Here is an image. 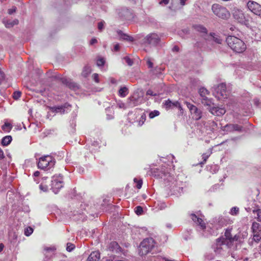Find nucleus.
<instances>
[{
	"instance_id": "nucleus-1",
	"label": "nucleus",
	"mask_w": 261,
	"mask_h": 261,
	"mask_svg": "<svg viewBox=\"0 0 261 261\" xmlns=\"http://www.w3.org/2000/svg\"><path fill=\"white\" fill-rule=\"evenodd\" d=\"M226 42L232 50L238 53H243L246 48L245 43L240 39L233 36H228Z\"/></svg>"
},
{
	"instance_id": "nucleus-2",
	"label": "nucleus",
	"mask_w": 261,
	"mask_h": 261,
	"mask_svg": "<svg viewBox=\"0 0 261 261\" xmlns=\"http://www.w3.org/2000/svg\"><path fill=\"white\" fill-rule=\"evenodd\" d=\"M212 10L215 15L222 19H228L230 16L229 11L225 7L218 4H213L212 6Z\"/></svg>"
},
{
	"instance_id": "nucleus-3",
	"label": "nucleus",
	"mask_w": 261,
	"mask_h": 261,
	"mask_svg": "<svg viewBox=\"0 0 261 261\" xmlns=\"http://www.w3.org/2000/svg\"><path fill=\"white\" fill-rule=\"evenodd\" d=\"M154 246V240L151 238L144 239L140 244L139 246V254L140 255L147 254L151 251Z\"/></svg>"
},
{
	"instance_id": "nucleus-4",
	"label": "nucleus",
	"mask_w": 261,
	"mask_h": 261,
	"mask_svg": "<svg viewBox=\"0 0 261 261\" xmlns=\"http://www.w3.org/2000/svg\"><path fill=\"white\" fill-rule=\"evenodd\" d=\"M55 160L50 155H45L39 159L38 167L41 169H49L53 167L55 164Z\"/></svg>"
},
{
	"instance_id": "nucleus-5",
	"label": "nucleus",
	"mask_w": 261,
	"mask_h": 261,
	"mask_svg": "<svg viewBox=\"0 0 261 261\" xmlns=\"http://www.w3.org/2000/svg\"><path fill=\"white\" fill-rule=\"evenodd\" d=\"M161 42V37L155 33H151L147 35L143 39L144 44L150 46H156Z\"/></svg>"
},
{
	"instance_id": "nucleus-6",
	"label": "nucleus",
	"mask_w": 261,
	"mask_h": 261,
	"mask_svg": "<svg viewBox=\"0 0 261 261\" xmlns=\"http://www.w3.org/2000/svg\"><path fill=\"white\" fill-rule=\"evenodd\" d=\"M214 94L218 99L227 98L228 92L226 90V85L222 83L214 87Z\"/></svg>"
},
{
	"instance_id": "nucleus-7",
	"label": "nucleus",
	"mask_w": 261,
	"mask_h": 261,
	"mask_svg": "<svg viewBox=\"0 0 261 261\" xmlns=\"http://www.w3.org/2000/svg\"><path fill=\"white\" fill-rule=\"evenodd\" d=\"M63 186L64 183L62 176L59 175L58 177H54L51 181V189L55 194L58 193L59 190L63 187Z\"/></svg>"
},
{
	"instance_id": "nucleus-8",
	"label": "nucleus",
	"mask_w": 261,
	"mask_h": 261,
	"mask_svg": "<svg viewBox=\"0 0 261 261\" xmlns=\"http://www.w3.org/2000/svg\"><path fill=\"white\" fill-rule=\"evenodd\" d=\"M248 9L254 14L261 17V5L256 2L249 1L247 4Z\"/></svg>"
},
{
	"instance_id": "nucleus-9",
	"label": "nucleus",
	"mask_w": 261,
	"mask_h": 261,
	"mask_svg": "<svg viewBox=\"0 0 261 261\" xmlns=\"http://www.w3.org/2000/svg\"><path fill=\"white\" fill-rule=\"evenodd\" d=\"M185 104L189 109L191 114L193 116V119L196 120H198L201 118L202 112L200 109L189 102H185Z\"/></svg>"
},
{
	"instance_id": "nucleus-10",
	"label": "nucleus",
	"mask_w": 261,
	"mask_h": 261,
	"mask_svg": "<svg viewBox=\"0 0 261 261\" xmlns=\"http://www.w3.org/2000/svg\"><path fill=\"white\" fill-rule=\"evenodd\" d=\"M232 15L233 18L239 22L244 24H247L248 23V20L246 19L244 13L242 10L238 9H234Z\"/></svg>"
},
{
	"instance_id": "nucleus-11",
	"label": "nucleus",
	"mask_w": 261,
	"mask_h": 261,
	"mask_svg": "<svg viewBox=\"0 0 261 261\" xmlns=\"http://www.w3.org/2000/svg\"><path fill=\"white\" fill-rule=\"evenodd\" d=\"M231 229L227 228L226 229L225 232L224 233V237H222V238L224 239V241H226V245L228 247H230L232 242L234 240H237L236 236L234 237H232L231 234Z\"/></svg>"
},
{
	"instance_id": "nucleus-12",
	"label": "nucleus",
	"mask_w": 261,
	"mask_h": 261,
	"mask_svg": "<svg viewBox=\"0 0 261 261\" xmlns=\"http://www.w3.org/2000/svg\"><path fill=\"white\" fill-rule=\"evenodd\" d=\"M207 109L213 115L218 116H222L226 112V111L224 108L216 107L215 105H213L211 108H207Z\"/></svg>"
},
{
	"instance_id": "nucleus-13",
	"label": "nucleus",
	"mask_w": 261,
	"mask_h": 261,
	"mask_svg": "<svg viewBox=\"0 0 261 261\" xmlns=\"http://www.w3.org/2000/svg\"><path fill=\"white\" fill-rule=\"evenodd\" d=\"M226 131L232 132L237 131L241 132L243 130V127L237 124H227L225 126Z\"/></svg>"
},
{
	"instance_id": "nucleus-14",
	"label": "nucleus",
	"mask_w": 261,
	"mask_h": 261,
	"mask_svg": "<svg viewBox=\"0 0 261 261\" xmlns=\"http://www.w3.org/2000/svg\"><path fill=\"white\" fill-rule=\"evenodd\" d=\"M69 107H70V106L66 103L62 106L51 107L50 109L53 112L60 113V114H63L65 112H67L66 109H68Z\"/></svg>"
},
{
	"instance_id": "nucleus-15",
	"label": "nucleus",
	"mask_w": 261,
	"mask_h": 261,
	"mask_svg": "<svg viewBox=\"0 0 261 261\" xmlns=\"http://www.w3.org/2000/svg\"><path fill=\"white\" fill-rule=\"evenodd\" d=\"M191 219L196 224L200 227L201 229L204 230L205 229V223L201 218L197 217L196 215L193 214L191 215Z\"/></svg>"
},
{
	"instance_id": "nucleus-16",
	"label": "nucleus",
	"mask_w": 261,
	"mask_h": 261,
	"mask_svg": "<svg viewBox=\"0 0 261 261\" xmlns=\"http://www.w3.org/2000/svg\"><path fill=\"white\" fill-rule=\"evenodd\" d=\"M108 249L110 251L118 253L121 251V247L115 241H113L108 245Z\"/></svg>"
},
{
	"instance_id": "nucleus-17",
	"label": "nucleus",
	"mask_w": 261,
	"mask_h": 261,
	"mask_svg": "<svg viewBox=\"0 0 261 261\" xmlns=\"http://www.w3.org/2000/svg\"><path fill=\"white\" fill-rule=\"evenodd\" d=\"M226 241H224L223 238H218L216 240V243L215 244V246L214 247V251L217 253H220L221 252L222 248L221 247V245L223 244H226Z\"/></svg>"
},
{
	"instance_id": "nucleus-18",
	"label": "nucleus",
	"mask_w": 261,
	"mask_h": 261,
	"mask_svg": "<svg viewBox=\"0 0 261 261\" xmlns=\"http://www.w3.org/2000/svg\"><path fill=\"white\" fill-rule=\"evenodd\" d=\"M119 15L121 17L127 19H130L132 17V12L127 8L122 9L121 12H119Z\"/></svg>"
},
{
	"instance_id": "nucleus-19",
	"label": "nucleus",
	"mask_w": 261,
	"mask_h": 261,
	"mask_svg": "<svg viewBox=\"0 0 261 261\" xmlns=\"http://www.w3.org/2000/svg\"><path fill=\"white\" fill-rule=\"evenodd\" d=\"M99 252L98 251H93L89 255L87 261H99Z\"/></svg>"
},
{
	"instance_id": "nucleus-20",
	"label": "nucleus",
	"mask_w": 261,
	"mask_h": 261,
	"mask_svg": "<svg viewBox=\"0 0 261 261\" xmlns=\"http://www.w3.org/2000/svg\"><path fill=\"white\" fill-rule=\"evenodd\" d=\"M117 33L118 35L120 36V38L123 40L129 42H133L134 40L132 36H129L126 34L123 33L122 31L121 30H118L117 31Z\"/></svg>"
},
{
	"instance_id": "nucleus-21",
	"label": "nucleus",
	"mask_w": 261,
	"mask_h": 261,
	"mask_svg": "<svg viewBox=\"0 0 261 261\" xmlns=\"http://www.w3.org/2000/svg\"><path fill=\"white\" fill-rule=\"evenodd\" d=\"M261 239V232L253 233V238L251 240L249 241V244L250 246L253 245L254 242L257 243Z\"/></svg>"
},
{
	"instance_id": "nucleus-22",
	"label": "nucleus",
	"mask_w": 261,
	"mask_h": 261,
	"mask_svg": "<svg viewBox=\"0 0 261 261\" xmlns=\"http://www.w3.org/2000/svg\"><path fill=\"white\" fill-rule=\"evenodd\" d=\"M200 101L202 105L207 107V108H211L213 105H214V103L212 101V99L208 98L207 97L201 98Z\"/></svg>"
},
{
	"instance_id": "nucleus-23",
	"label": "nucleus",
	"mask_w": 261,
	"mask_h": 261,
	"mask_svg": "<svg viewBox=\"0 0 261 261\" xmlns=\"http://www.w3.org/2000/svg\"><path fill=\"white\" fill-rule=\"evenodd\" d=\"M192 27L196 31L203 34H206L207 33V29L202 25L195 24L193 25Z\"/></svg>"
},
{
	"instance_id": "nucleus-24",
	"label": "nucleus",
	"mask_w": 261,
	"mask_h": 261,
	"mask_svg": "<svg viewBox=\"0 0 261 261\" xmlns=\"http://www.w3.org/2000/svg\"><path fill=\"white\" fill-rule=\"evenodd\" d=\"M19 21L18 19H15L13 20H4L3 23H4L5 27L8 28H10L13 27L14 25L18 24Z\"/></svg>"
},
{
	"instance_id": "nucleus-25",
	"label": "nucleus",
	"mask_w": 261,
	"mask_h": 261,
	"mask_svg": "<svg viewBox=\"0 0 261 261\" xmlns=\"http://www.w3.org/2000/svg\"><path fill=\"white\" fill-rule=\"evenodd\" d=\"M216 225H218L217 228H221L224 226H225L227 223V220L226 219L223 217H219L216 220Z\"/></svg>"
},
{
	"instance_id": "nucleus-26",
	"label": "nucleus",
	"mask_w": 261,
	"mask_h": 261,
	"mask_svg": "<svg viewBox=\"0 0 261 261\" xmlns=\"http://www.w3.org/2000/svg\"><path fill=\"white\" fill-rule=\"evenodd\" d=\"M206 39L210 41H213L218 44H221L222 43V39L217 36H216L214 33H211L208 37V38H206Z\"/></svg>"
},
{
	"instance_id": "nucleus-27",
	"label": "nucleus",
	"mask_w": 261,
	"mask_h": 261,
	"mask_svg": "<svg viewBox=\"0 0 261 261\" xmlns=\"http://www.w3.org/2000/svg\"><path fill=\"white\" fill-rule=\"evenodd\" d=\"M12 138L11 136H6L3 138L1 141L2 145L4 146H8L12 141Z\"/></svg>"
},
{
	"instance_id": "nucleus-28",
	"label": "nucleus",
	"mask_w": 261,
	"mask_h": 261,
	"mask_svg": "<svg viewBox=\"0 0 261 261\" xmlns=\"http://www.w3.org/2000/svg\"><path fill=\"white\" fill-rule=\"evenodd\" d=\"M91 72V67L88 65H86L83 68V71L82 72V75L83 76L86 77L90 74Z\"/></svg>"
},
{
	"instance_id": "nucleus-29",
	"label": "nucleus",
	"mask_w": 261,
	"mask_h": 261,
	"mask_svg": "<svg viewBox=\"0 0 261 261\" xmlns=\"http://www.w3.org/2000/svg\"><path fill=\"white\" fill-rule=\"evenodd\" d=\"M252 213L256 215L254 216V218L258 221L261 222V210L260 209H254L252 211Z\"/></svg>"
},
{
	"instance_id": "nucleus-30",
	"label": "nucleus",
	"mask_w": 261,
	"mask_h": 261,
	"mask_svg": "<svg viewBox=\"0 0 261 261\" xmlns=\"http://www.w3.org/2000/svg\"><path fill=\"white\" fill-rule=\"evenodd\" d=\"M12 128V125L11 124L8 122H5V124L2 125V129L5 132L9 133Z\"/></svg>"
},
{
	"instance_id": "nucleus-31",
	"label": "nucleus",
	"mask_w": 261,
	"mask_h": 261,
	"mask_svg": "<svg viewBox=\"0 0 261 261\" xmlns=\"http://www.w3.org/2000/svg\"><path fill=\"white\" fill-rule=\"evenodd\" d=\"M199 92L201 96V98L206 97V95L209 94L208 91L204 88H201L199 90Z\"/></svg>"
},
{
	"instance_id": "nucleus-32",
	"label": "nucleus",
	"mask_w": 261,
	"mask_h": 261,
	"mask_svg": "<svg viewBox=\"0 0 261 261\" xmlns=\"http://www.w3.org/2000/svg\"><path fill=\"white\" fill-rule=\"evenodd\" d=\"M259 226V224L257 222H254L252 223L251 229L253 233L261 232V231L258 230Z\"/></svg>"
},
{
	"instance_id": "nucleus-33",
	"label": "nucleus",
	"mask_w": 261,
	"mask_h": 261,
	"mask_svg": "<svg viewBox=\"0 0 261 261\" xmlns=\"http://www.w3.org/2000/svg\"><path fill=\"white\" fill-rule=\"evenodd\" d=\"M172 101H171L170 99H168L164 102V106L166 110H169L171 109L174 108L173 106L172 105Z\"/></svg>"
},
{
	"instance_id": "nucleus-34",
	"label": "nucleus",
	"mask_w": 261,
	"mask_h": 261,
	"mask_svg": "<svg viewBox=\"0 0 261 261\" xmlns=\"http://www.w3.org/2000/svg\"><path fill=\"white\" fill-rule=\"evenodd\" d=\"M119 93L121 97H125L128 94V89L123 87L120 89Z\"/></svg>"
},
{
	"instance_id": "nucleus-35",
	"label": "nucleus",
	"mask_w": 261,
	"mask_h": 261,
	"mask_svg": "<svg viewBox=\"0 0 261 261\" xmlns=\"http://www.w3.org/2000/svg\"><path fill=\"white\" fill-rule=\"evenodd\" d=\"M57 78L59 79L64 85H65L67 86L71 80L70 79H67L65 77L57 76Z\"/></svg>"
},
{
	"instance_id": "nucleus-36",
	"label": "nucleus",
	"mask_w": 261,
	"mask_h": 261,
	"mask_svg": "<svg viewBox=\"0 0 261 261\" xmlns=\"http://www.w3.org/2000/svg\"><path fill=\"white\" fill-rule=\"evenodd\" d=\"M211 153L212 151L211 150H209L208 152L203 153L202 156L203 161L202 162L200 163V164H204L206 162L207 159L209 158Z\"/></svg>"
},
{
	"instance_id": "nucleus-37",
	"label": "nucleus",
	"mask_w": 261,
	"mask_h": 261,
	"mask_svg": "<svg viewBox=\"0 0 261 261\" xmlns=\"http://www.w3.org/2000/svg\"><path fill=\"white\" fill-rule=\"evenodd\" d=\"M160 114L159 111L157 110H154L153 111L151 112L149 114V117L150 118L152 119L155 117V116H159Z\"/></svg>"
},
{
	"instance_id": "nucleus-38",
	"label": "nucleus",
	"mask_w": 261,
	"mask_h": 261,
	"mask_svg": "<svg viewBox=\"0 0 261 261\" xmlns=\"http://www.w3.org/2000/svg\"><path fill=\"white\" fill-rule=\"evenodd\" d=\"M135 213L138 215H140L143 213V208L141 206H137L135 208Z\"/></svg>"
},
{
	"instance_id": "nucleus-39",
	"label": "nucleus",
	"mask_w": 261,
	"mask_h": 261,
	"mask_svg": "<svg viewBox=\"0 0 261 261\" xmlns=\"http://www.w3.org/2000/svg\"><path fill=\"white\" fill-rule=\"evenodd\" d=\"M145 120H146V114L145 113H143L141 115L140 119L139 121V125L140 126L144 124Z\"/></svg>"
},
{
	"instance_id": "nucleus-40",
	"label": "nucleus",
	"mask_w": 261,
	"mask_h": 261,
	"mask_svg": "<svg viewBox=\"0 0 261 261\" xmlns=\"http://www.w3.org/2000/svg\"><path fill=\"white\" fill-rule=\"evenodd\" d=\"M33 232V229L32 228L29 227L25 229L24 230V234L27 236H29L31 235Z\"/></svg>"
},
{
	"instance_id": "nucleus-41",
	"label": "nucleus",
	"mask_w": 261,
	"mask_h": 261,
	"mask_svg": "<svg viewBox=\"0 0 261 261\" xmlns=\"http://www.w3.org/2000/svg\"><path fill=\"white\" fill-rule=\"evenodd\" d=\"M239 211V208L238 207H233L230 210V213L232 215H237Z\"/></svg>"
},
{
	"instance_id": "nucleus-42",
	"label": "nucleus",
	"mask_w": 261,
	"mask_h": 261,
	"mask_svg": "<svg viewBox=\"0 0 261 261\" xmlns=\"http://www.w3.org/2000/svg\"><path fill=\"white\" fill-rule=\"evenodd\" d=\"M105 63V61L103 58H100L97 59L96 64L98 66H102Z\"/></svg>"
},
{
	"instance_id": "nucleus-43",
	"label": "nucleus",
	"mask_w": 261,
	"mask_h": 261,
	"mask_svg": "<svg viewBox=\"0 0 261 261\" xmlns=\"http://www.w3.org/2000/svg\"><path fill=\"white\" fill-rule=\"evenodd\" d=\"M67 86L69 88L73 89H75V88H77V84L75 83L72 82L71 80H70Z\"/></svg>"
},
{
	"instance_id": "nucleus-44",
	"label": "nucleus",
	"mask_w": 261,
	"mask_h": 261,
	"mask_svg": "<svg viewBox=\"0 0 261 261\" xmlns=\"http://www.w3.org/2000/svg\"><path fill=\"white\" fill-rule=\"evenodd\" d=\"M74 248V245L70 243L67 244L66 250L67 251L70 252Z\"/></svg>"
},
{
	"instance_id": "nucleus-45",
	"label": "nucleus",
	"mask_w": 261,
	"mask_h": 261,
	"mask_svg": "<svg viewBox=\"0 0 261 261\" xmlns=\"http://www.w3.org/2000/svg\"><path fill=\"white\" fill-rule=\"evenodd\" d=\"M21 93L20 91H15L13 93V97L15 99H18L21 96Z\"/></svg>"
},
{
	"instance_id": "nucleus-46",
	"label": "nucleus",
	"mask_w": 261,
	"mask_h": 261,
	"mask_svg": "<svg viewBox=\"0 0 261 261\" xmlns=\"http://www.w3.org/2000/svg\"><path fill=\"white\" fill-rule=\"evenodd\" d=\"M124 60L125 61L126 63L129 65L132 66L133 64V61L128 57H125L124 58Z\"/></svg>"
},
{
	"instance_id": "nucleus-47",
	"label": "nucleus",
	"mask_w": 261,
	"mask_h": 261,
	"mask_svg": "<svg viewBox=\"0 0 261 261\" xmlns=\"http://www.w3.org/2000/svg\"><path fill=\"white\" fill-rule=\"evenodd\" d=\"M16 9L17 8L15 6H13L11 9H8V13L9 14L11 15L16 12Z\"/></svg>"
},
{
	"instance_id": "nucleus-48",
	"label": "nucleus",
	"mask_w": 261,
	"mask_h": 261,
	"mask_svg": "<svg viewBox=\"0 0 261 261\" xmlns=\"http://www.w3.org/2000/svg\"><path fill=\"white\" fill-rule=\"evenodd\" d=\"M134 180L135 182H137V188L138 189H140L142 187V180H140L137 181V179L136 178H135Z\"/></svg>"
},
{
	"instance_id": "nucleus-49",
	"label": "nucleus",
	"mask_w": 261,
	"mask_h": 261,
	"mask_svg": "<svg viewBox=\"0 0 261 261\" xmlns=\"http://www.w3.org/2000/svg\"><path fill=\"white\" fill-rule=\"evenodd\" d=\"M39 188L41 190L43 191V192H47L48 190L47 186L46 185H43L42 184L39 185Z\"/></svg>"
},
{
	"instance_id": "nucleus-50",
	"label": "nucleus",
	"mask_w": 261,
	"mask_h": 261,
	"mask_svg": "<svg viewBox=\"0 0 261 261\" xmlns=\"http://www.w3.org/2000/svg\"><path fill=\"white\" fill-rule=\"evenodd\" d=\"M146 95L151 96H156L158 94L156 93H154L151 90L149 89L146 92Z\"/></svg>"
},
{
	"instance_id": "nucleus-51",
	"label": "nucleus",
	"mask_w": 261,
	"mask_h": 261,
	"mask_svg": "<svg viewBox=\"0 0 261 261\" xmlns=\"http://www.w3.org/2000/svg\"><path fill=\"white\" fill-rule=\"evenodd\" d=\"M104 21H100L98 23V29L99 31H101L103 28Z\"/></svg>"
},
{
	"instance_id": "nucleus-52",
	"label": "nucleus",
	"mask_w": 261,
	"mask_h": 261,
	"mask_svg": "<svg viewBox=\"0 0 261 261\" xmlns=\"http://www.w3.org/2000/svg\"><path fill=\"white\" fill-rule=\"evenodd\" d=\"M182 190V188L176 187V189H173V194H176L177 193H180Z\"/></svg>"
},
{
	"instance_id": "nucleus-53",
	"label": "nucleus",
	"mask_w": 261,
	"mask_h": 261,
	"mask_svg": "<svg viewBox=\"0 0 261 261\" xmlns=\"http://www.w3.org/2000/svg\"><path fill=\"white\" fill-rule=\"evenodd\" d=\"M93 79L94 81H95L96 83L99 82V79H98V74L97 73H94L92 75Z\"/></svg>"
},
{
	"instance_id": "nucleus-54",
	"label": "nucleus",
	"mask_w": 261,
	"mask_h": 261,
	"mask_svg": "<svg viewBox=\"0 0 261 261\" xmlns=\"http://www.w3.org/2000/svg\"><path fill=\"white\" fill-rule=\"evenodd\" d=\"M169 2V0H162L160 2V5H167Z\"/></svg>"
},
{
	"instance_id": "nucleus-55",
	"label": "nucleus",
	"mask_w": 261,
	"mask_h": 261,
	"mask_svg": "<svg viewBox=\"0 0 261 261\" xmlns=\"http://www.w3.org/2000/svg\"><path fill=\"white\" fill-rule=\"evenodd\" d=\"M172 106H173L174 108H175V107L177 108V107H179V102L177 101L172 102Z\"/></svg>"
},
{
	"instance_id": "nucleus-56",
	"label": "nucleus",
	"mask_w": 261,
	"mask_h": 261,
	"mask_svg": "<svg viewBox=\"0 0 261 261\" xmlns=\"http://www.w3.org/2000/svg\"><path fill=\"white\" fill-rule=\"evenodd\" d=\"M97 42V40H96V38H92L90 42V45H93L95 43H96Z\"/></svg>"
},
{
	"instance_id": "nucleus-57",
	"label": "nucleus",
	"mask_w": 261,
	"mask_h": 261,
	"mask_svg": "<svg viewBox=\"0 0 261 261\" xmlns=\"http://www.w3.org/2000/svg\"><path fill=\"white\" fill-rule=\"evenodd\" d=\"M119 44H116L114 46V50L116 51H118L119 50Z\"/></svg>"
},
{
	"instance_id": "nucleus-58",
	"label": "nucleus",
	"mask_w": 261,
	"mask_h": 261,
	"mask_svg": "<svg viewBox=\"0 0 261 261\" xmlns=\"http://www.w3.org/2000/svg\"><path fill=\"white\" fill-rule=\"evenodd\" d=\"M147 64L149 68H152L153 67V63L150 61H147Z\"/></svg>"
},
{
	"instance_id": "nucleus-59",
	"label": "nucleus",
	"mask_w": 261,
	"mask_h": 261,
	"mask_svg": "<svg viewBox=\"0 0 261 261\" xmlns=\"http://www.w3.org/2000/svg\"><path fill=\"white\" fill-rule=\"evenodd\" d=\"M5 157L3 151H0V160L4 159Z\"/></svg>"
},
{
	"instance_id": "nucleus-60",
	"label": "nucleus",
	"mask_w": 261,
	"mask_h": 261,
	"mask_svg": "<svg viewBox=\"0 0 261 261\" xmlns=\"http://www.w3.org/2000/svg\"><path fill=\"white\" fill-rule=\"evenodd\" d=\"M40 172L38 171H36L34 173V176L37 177L39 175Z\"/></svg>"
},
{
	"instance_id": "nucleus-61",
	"label": "nucleus",
	"mask_w": 261,
	"mask_h": 261,
	"mask_svg": "<svg viewBox=\"0 0 261 261\" xmlns=\"http://www.w3.org/2000/svg\"><path fill=\"white\" fill-rule=\"evenodd\" d=\"M180 3L182 6H184L186 4V0H179Z\"/></svg>"
},
{
	"instance_id": "nucleus-62",
	"label": "nucleus",
	"mask_w": 261,
	"mask_h": 261,
	"mask_svg": "<svg viewBox=\"0 0 261 261\" xmlns=\"http://www.w3.org/2000/svg\"><path fill=\"white\" fill-rule=\"evenodd\" d=\"M173 51H178L179 50V47L177 46H175L173 48Z\"/></svg>"
},
{
	"instance_id": "nucleus-63",
	"label": "nucleus",
	"mask_w": 261,
	"mask_h": 261,
	"mask_svg": "<svg viewBox=\"0 0 261 261\" xmlns=\"http://www.w3.org/2000/svg\"><path fill=\"white\" fill-rule=\"evenodd\" d=\"M182 32L186 34L189 33V30L188 29H184V30H182Z\"/></svg>"
},
{
	"instance_id": "nucleus-64",
	"label": "nucleus",
	"mask_w": 261,
	"mask_h": 261,
	"mask_svg": "<svg viewBox=\"0 0 261 261\" xmlns=\"http://www.w3.org/2000/svg\"><path fill=\"white\" fill-rule=\"evenodd\" d=\"M4 247V245L2 243L0 244V252H1L3 250Z\"/></svg>"
}]
</instances>
